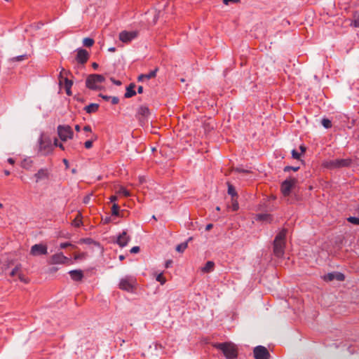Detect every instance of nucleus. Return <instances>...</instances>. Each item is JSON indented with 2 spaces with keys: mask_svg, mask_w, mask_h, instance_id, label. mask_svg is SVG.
Segmentation results:
<instances>
[{
  "mask_svg": "<svg viewBox=\"0 0 359 359\" xmlns=\"http://www.w3.org/2000/svg\"><path fill=\"white\" fill-rule=\"evenodd\" d=\"M47 246L43 244H35L32 246L30 254L33 256L47 255Z\"/></svg>",
  "mask_w": 359,
  "mask_h": 359,
  "instance_id": "11",
  "label": "nucleus"
},
{
  "mask_svg": "<svg viewBox=\"0 0 359 359\" xmlns=\"http://www.w3.org/2000/svg\"><path fill=\"white\" fill-rule=\"evenodd\" d=\"M69 246L72 247L73 248H76V246H75V245H74L71 244L70 243H67V242H66V243H60V248L61 249H65V248H67V247H69Z\"/></svg>",
  "mask_w": 359,
  "mask_h": 359,
  "instance_id": "41",
  "label": "nucleus"
},
{
  "mask_svg": "<svg viewBox=\"0 0 359 359\" xmlns=\"http://www.w3.org/2000/svg\"><path fill=\"white\" fill-rule=\"evenodd\" d=\"M236 170L239 172H247V170L239 169V168H236Z\"/></svg>",
  "mask_w": 359,
  "mask_h": 359,
  "instance_id": "61",
  "label": "nucleus"
},
{
  "mask_svg": "<svg viewBox=\"0 0 359 359\" xmlns=\"http://www.w3.org/2000/svg\"><path fill=\"white\" fill-rule=\"evenodd\" d=\"M188 244L187 242L182 243L177 245L176 250L179 252H183L187 248Z\"/></svg>",
  "mask_w": 359,
  "mask_h": 359,
  "instance_id": "28",
  "label": "nucleus"
},
{
  "mask_svg": "<svg viewBox=\"0 0 359 359\" xmlns=\"http://www.w3.org/2000/svg\"><path fill=\"white\" fill-rule=\"evenodd\" d=\"M292 156L293 158L299 160L300 158L301 154L295 149L292 151Z\"/></svg>",
  "mask_w": 359,
  "mask_h": 359,
  "instance_id": "42",
  "label": "nucleus"
},
{
  "mask_svg": "<svg viewBox=\"0 0 359 359\" xmlns=\"http://www.w3.org/2000/svg\"><path fill=\"white\" fill-rule=\"evenodd\" d=\"M83 130L87 133H92L91 127L89 125H86L83 127Z\"/></svg>",
  "mask_w": 359,
  "mask_h": 359,
  "instance_id": "51",
  "label": "nucleus"
},
{
  "mask_svg": "<svg viewBox=\"0 0 359 359\" xmlns=\"http://www.w3.org/2000/svg\"><path fill=\"white\" fill-rule=\"evenodd\" d=\"M137 93H140V94L143 93V87L142 86H140L137 88Z\"/></svg>",
  "mask_w": 359,
  "mask_h": 359,
  "instance_id": "55",
  "label": "nucleus"
},
{
  "mask_svg": "<svg viewBox=\"0 0 359 359\" xmlns=\"http://www.w3.org/2000/svg\"><path fill=\"white\" fill-rule=\"evenodd\" d=\"M135 84L133 83H131L127 88H126V92L124 95L126 98H130L136 95V92L135 90Z\"/></svg>",
  "mask_w": 359,
  "mask_h": 359,
  "instance_id": "19",
  "label": "nucleus"
},
{
  "mask_svg": "<svg viewBox=\"0 0 359 359\" xmlns=\"http://www.w3.org/2000/svg\"><path fill=\"white\" fill-rule=\"evenodd\" d=\"M336 278L339 281H344L345 279V276L343 273H339L337 274Z\"/></svg>",
  "mask_w": 359,
  "mask_h": 359,
  "instance_id": "45",
  "label": "nucleus"
},
{
  "mask_svg": "<svg viewBox=\"0 0 359 359\" xmlns=\"http://www.w3.org/2000/svg\"><path fill=\"white\" fill-rule=\"evenodd\" d=\"M228 186V194L231 196L232 199L233 200V198H237L238 194L235 189V187L230 183L227 182Z\"/></svg>",
  "mask_w": 359,
  "mask_h": 359,
  "instance_id": "24",
  "label": "nucleus"
},
{
  "mask_svg": "<svg viewBox=\"0 0 359 359\" xmlns=\"http://www.w3.org/2000/svg\"><path fill=\"white\" fill-rule=\"evenodd\" d=\"M39 152L43 156H47L53 151V145L51 139L48 135L42 133L39 139Z\"/></svg>",
  "mask_w": 359,
  "mask_h": 359,
  "instance_id": "3",
  "label": "nucleus"
},
{
  "mask_svg": "<svg viewBox=\"0 0 359 359\" xmlns=\"http://www.w3.org/2000/svg\"><path fill=\"white\" fill-rule=\"evenodd\" d=\"M212 227H213V224H208L205 226V231H210L212 229Z\"/></svg>",
  "mask_w": 359,
  "mask_h": 359,
  "instance_id": "52",
  "label": "nucleus"
},
{
  "mask_svg": "<svg viewBox=\"0 0 359 359\" xmlns=\"http://www.w3.org/2000/svg\"><path fill=\"white\" fill-rule=\"evenodd\" d=\"M22 266L20 264H17L15 268L10 273L11 277H14L15 275L18 276V273L21 272Z\"/></svg>",
  "mask_w": 359,
  "mask_h": 359,
  "instance_id": "27",
  "label": "nucleus"
},
{
  "mask_svg": "<svg viewBox=\"0 0 359 359\" xmlns=\"http://www.w3.org/2000/svg\"><path fill=\"white\" fill-rule=\"evenodd\" d=\"M80 243H86V244H91L93 243V240L92 238H82L79 241Z\"/></svg>",
  "mask_w": 359,
  "mask_h": 359,
  "instance_id": "43",
  "label": "nucleus"
},
{
  "mask_svg": "<svg viewBox=\"0 0 359 359\" xmlns=\"http://www.w3.org/2000/svg\"><path fill=\"white\" fill-rule=\"evenodd\" d=\"M120 207L118 204L114 203L111 207V214L115 216H119Z\"/></svg>",
  "mask_w": 359,
  "mask_h": 359,
  "instance_id": "31",
  "label": "nucleus"
},
{
  "mask_svg": "<svg viewBox=\"0 0 359 359\" xmlns=\"http://www.w3.org/2000/svg\"><path fill=\"white\" fill-rule=\"evenodd\" d=\"M69 273L71 278L74 281H81L83 278V273L81 270H72Z\"/></svg>",
  "mask_w": 359,
  "mask_h": 359,
  "instance_id": "17",
  "label": "nucleus"
},
{
  "mask_svg": "<svg viewBox=\"0 0 359 359\" xmlns=\"http://www.w3.org/2000/svg\"><path fill=\"white\" fill-rule=\"evenodd\" d=\"M130 237L127 235V233L123 231L122 233L118 236L116 243L120 247L123 248L128 245Z\"/></svg>",
  "mask_w": 359,
  "mask_h": 359,
  "instance_id": "15",
  "label": "nucleus"
},
{
  "mask_svg": "<svg viewBox=\"0 0 359 359\" xmlns=\"http://www.w3.org/2000/svg\"><path fill=\"white\" fill-rule=\"evenodd\" d=\"M299 149H300V150H301V151H302V154L305 153V151H306V147H305L304 145H301V146L299 147Z\"/></svg>",
  "mask_w": 359,
  "mask_h": 359,
  "instance_id": "56",
  "label": "nucleus"
},
{
  "mask_svg": "<svg viewBox=\"0 0 359 359\" xmlns=\"http://www.w3.org/2000/svg\"><path fill=\"white\" fill-rule=\"evenodd\" d=\"M334 278V274H332V273H328V274L325 276V280H330V281L332 280Z\"/></svg>",
  "mask_w": 359,
  "mask_h": 359,
  "instance_id": "46",
  "label": "nucleus"
},
{
  "mask_svg": "<svg viewBox=\"0 0 359 359\" xmlns=\"http://www.w3.org/2000/svg\"><path fill=\"white\" fill-rule=\"evenodd\" d=\"M238 203L237 201V198H233V200L232 199V210L233 211H237L238 210Z\"/></svg>",
  "mask_w": 359,
  "mask_h": 359,
  "instance_id": "39",
  "label": "nucleus"
},
{
  "mask_svg": "<svg viewBox=\"0 0 359 359\" xmlns=\"http://www.w3.org/2000/svg\"><path fill=\"white\" fill-rule=\"evenodd\" d=\"M321 123H322V125L325 128H330L332 127V122L328 118H323Z\"/></svg>",
  "mask_w": 359,
  "mask_h": 359,
  "instance_id": "34",
  "label": "nucleus"
},
{
  "mask_svg": "<svg viewBox=\"0 0 359 359\" xmlns=\"http://www.w3.org/2000/svg\"><path fill=\"white\" fill-rule=\"evenodd\" d=\"M297 180L294 177H290L283 181L280 186V190L284 196H290L292 189L297 184Z\"/></svg>",
  "mask_w": 359,
  "mask_h": 359,
  "instance_id": "9",
  "label": "nucleus"
},
{
  "mask_svg": "<svg viewBox=\"0 0 359 359\" xmlns=\"http://www.w3.org/2000/svg\"><path fill=\"white\" fill-rule=\"evenodd\" d=\"M82 214L81 212H79L74 218V219L72 221V225L75 227H79L83 224L82 222Z\"/></svg>",
  "mask_w": 359,
  "mask_h": 359,
  "instance_id": "22",
  "label": "nucleus"
},
{
  "mask_svg": "<svg viewBox=\"0 0 359 359\" xmlns=\"http://www.w3.org/2000/svg\"><path fill=\"white\" fill-rule=\"evenodd\" d=\"M230 2H231V3H238V2H240V0H223V3L225 5H228Z\"/></svg>",
  "mask_w": 359,
  "mask_h": 359,
  "instance_id": "49",
  "label": "nucleus"
},
{
  "mask_svg": "<svg viewBox=\"0 0 359 359\" xmlns=\"http://www.w3.org/2000/svg\"><path fill=\"white\" fill-rule=\"evenodd\" d=\"M118 194L123 195L125 197L130 196V193L125 187H121L118 191Z\"/></svg>",
  "mask_w": 359,
  "mask_h": 359,
  "instance_id": "30",
  "label": "nucleus"
},
{
  "mask_svg": "<svg viewBox=\"0 0 359 359\" xmlns=\"http://www.w3.org/2000/svg\"><path fill=\"white\" fill-rule=\"evenodd\" d=\"M64 85L65 88L66 86H72L73 81L71 79H69L68 77H64L63 78V83L62 85Z\"/></svg>",
  "mask_w": 359,
  "mask_h": 359,
  "instance_id": "36",
  "label": "nucleus"
},
{
  "mask_svg": "<svg viewBox=\"0 0 359 359\" xmlns=\"http://www.w3.org/2000/svg\"><path fill=\"white\" fill-rule=\"evenodd\" d=\"M353 163L351 158H337L325 161L323 163V166L325 168L333 170L341 168L350 167Z\"/></svg>",
  "mask_w": 359,
  "mask_h": 359,
  "instance_id": "4",
  "label": "nucleus"
},
{
  "mask_svg": "<svg viewBox=\"0 0 359 359\" xmlns=\"http://www.w3.org/2000/svg\"><path fill=\"white\" fill-rule=\"evenodd\" d=\"M158 70V69L156 68L155 69L151 71L148 74H140L137 78L138 81H143L144 79H150L155 78Z\"/></svg>",
  "mask_w": 359,
  "mask_h": 359,
  "instance_id": "18",
  "label": "nucleus"
},
{
  "mask_svg": "<svg viewBox=\"0 0 359 359\" xmlns=\"http://www.w3.org/2000/svg\"><path fill=\"white\" fill-rule=\"evenodd\" d=\"M96 140H97V135H93L90 140H87L84 143V147L86 149H90L93 147V142L95 141Z\"/></svg>",
  "mask_w": 359,
  "mask_h": 359,
  "instance_id": "26",
  "label": "nucleus"
},
{
  "mask_svg": "<svg viewBox=\"0 0 359 359\" xmlns=\"http://www.w3.org/2000/svg\"><path fill=\"white\" fill-rule=\"evenodd\" d=\"M49 264H72V260L65 256L62 252L56 253L53 255H52L49 260H48Z\"/></svg>",
  "mask_w": 359,
  "mask_h": 359,
  "instance_id": "8",
  "label": "nucleus"
},
{
  "mask_svg": "<svg viewBox=\"0 0 359 359\" xmlns=\"http://www.w3.org/2000/svg\"><path fill=\"white\" fill-rule=\"evenodd\" d=\"M63 163L65 165L66 168H67L69 167V162L66 158L63 159Z\"/></svg>",
  "mask_w": 359,
  "mask_h": 359,
  "instance_id": "58",
  "label": "nucleus"
},
{
  "mask_svg": "<svg viewBox=\"0 0 359 359\" xmlns=\"http://www.w3.org/2000/svg\"><path fill=\"white\" fill-rule=\"evenodd\" d=\"M88 59L89 53L86 50L83 48H79L77 50L76 60L78 63L84 65L88 62Z\"/></svg>",
  "mask_w": 359,
  "mask_h": 359,
  "instance_id": "13",
  "label": "nucleus"
},
{
  "mask_svg": "<svg viewBox=\"0 0 359 359\" xmlns=\"http://www.w3.org/2000/svg\"><path fill=\"white\" fill-rule=\"evenodd\" d=\"M348 222L351 224L359 225V218L355 217H349L347 219Z\"/></svg>",
  "mask_w": 359,
  "mask_h": 359,
  "instance_id": "38",
  "label": "nucleus"
},
{
  "mask_svg": "<svg viewBox=\"0 0 359 359\" xmlns=\"http://www.w3.org/2000/svg\"><path fill=\"white\" fill-rule=\"evenodd\" d=\"M215 267V263L212 261H208L206 262L205 266L202 268V271L203 273H210L213 271Z\"/></svg>",
  "mask_w": 359,
  "mask_h": 359,
  "instance_id": "23",
  "label": "nucleus"
},
{
  "mask_svg": "<svg viewBox=\"0 0 359 359\" xmlns=\"http://www.w3.org/2000/svg\"><path fill=\"white\" fill-rule=\"evenodd\" d=\"M110 99L112 104H117L119 102V99L117 97H112Z\"/></svg>",
  "mask_w": 359,
  "mask_h": 359,
  "instance_id": "47",
  "label": "nucleus"
},
{
  "mask_svg": "<svg viewBox=\"0 0 359 359\" xmlns=\"http://www.w3.org/2000/svg\"><path fill=\"white\" fill-rule=\"evenodd\" d=\"M69 75H72V73L69 71L66 70L65 68H62L59 74V85L62 86L63 83V78L67 77Z\"/></svg>",
  "mask_w": 359,
  "mask_h": 359,
  "instance_id": "20",
  "label": "nucleus"
},
{
  "mask_svg": "<svg viewBox=\"0 0 359 359\" xmlns=\"http://www.w3.org/2000/svg\"><path fill=\"white\" fill-rule=\"evenodd\" d=\"M34 177L36 178V182L42 180L48 179L49 172L47 168H41L36 173H35Z\"/></svg>",
  "mask_w": 359,
  "mask_h": 359,
  "instance_id": "16",
  "label": "nucleus"
},
{
  "mask_svg": "<svg viewBox=\"0 0 359 359\" xmlns=\"http://www.w3.org/2000/svg\"><path fill=\"white\" fill-rule=\"evenodd\" d=\"M99 104L95 103L90 104L85 107L84 109L88 114H92L96 112L99 109Z\"/></svg>",
  "mask_w": 359,
  "mask_h": 359,
  "instance_id": "21",
  "label": "nucleus"
},
{
  "mask_svg": "<svg viewBox=\"0 0 359 359\" xmlns=\"http://www.w3.org/2000/svg\"><path fill=\"white\" fill-rule=\"evenodd\" d=\"M111 81H112L114 84H116V85H117V86H120V85H121V82L120 81H118V80H115V79H113V78H111Z\"/></svg>",
  "mask_w": 359,
  "mask_h": 359,
  "instance_id": "53",
  "label": "nucleus"
},
{
  "mask_svg": "<svg viewBox=\"0 0 359 359\" xmlns=\"http://www.w3.org/2000/svg\"><path fill=\"white\" fill-rule=\"evenodd\" d=\"M86 253L85 252L75 253L74 255V259L75 260L83 259L86 257Z\"/></svg>",
  "mask_w": 359,
  "mask_h": 359,
  "instance_id": "37",
  "label": "nucleus"
},
{
  "mask_svg": "<svg viewBox=\"0 0 359 359\" xmlns=\"http://www.w3.org/2000/svg\"><path fill=\"white\" fill-rule=\"evenodd\" d=\"M137 36V32L123 31L119 34V39L123 43H129Z\"/></svg>",
  "mask_w": 359,
  "mask_h": 359,
  "instance_id": "12",
  "label": "nucleus"
},
{
  "mask_svg": "<svg viewBox=\"0 0 359 359\" xmlns=\"http://www.w3.org/2000/svg\"><path fill=\"white\" fill-rule=\"evenodd\" d=\"M150 111L147 107L141 106L138 109L137 118L139 119L140 123H143L146 118L149 115Z\"/></svg>",
  "mask_w": 359,
  "mask_h": 359,
  "instance_id": "14",
  "label": "nucleus"
},
{
  "mask_svg": "<svg viewBox=\"0 0 359 359\" xmlns=\"http://www.w3.org/2000/svg\"><path fill=\"white\" fill-rule=\"evenodd\" d=\"M57 131L60 139L63 142H65L67 140H72L74 137L72 128L69 125L58 126Z\"/></svg>",
  "mask_w": 359,
  "mask_h": 359,
  "instance_id": "7",
  "label": "nucleus"
},
{
  "mask_svg": "<svg viewBox=\"0 0 359 359\" xmlns=\"http://www.w3.org/2000/svg\"><path fill=\"white\" fill-rule=\"evenodd\" d=\"M8 162H9L10 163H14V161H13L12 158H9V159H8Z\"/></svg>",
  "mask_w": 359,
  "mask_h": 359,
  "instance_id": "63",
  "label": "nucleus"
},
{
  "mask_svg": "<svg viewBox=\"0 0 359 359\" xmlns=\"http://www.w3.org/2000/svg\"><path fill=\"white\" fill-rule=\"evenodd\" d=\"M116 200H117V196H111L110 197V201H111V202H114V201H116Z\"/></svg>",
  "mask_w": 359,
  "mask_h": 359,
  "instance_id": "57",
  "label": "nucleus"
},
{
  "mask_svg": "<svg viewBox=\"0 0 359 359\" xmlns=\"http://www.w3.org/2000/svg\"><path fill=\"white\" fill-rule=\"evenodd\" d=\"M351 25L355 27H359V11H355L353 13Z\"/></svg>",
  "mask_w": 359,
  "mask_h": 359,
  "instance_id": "25",
  "label": "nucleus"
},
{
  "mask_svg": "<svg viewBox=\"0 0 359 359\" xmlns=\"http://www.w3.org/2000/svg\"><path fill=\"white\" fill-rule=\"evenodd\" d=\"M257 218L260 221H271V216L269 214H260L257 215Z\"/></svg>",
  "mask_w": 359,
  "mask_h": 359,
  "instance_id": "29",
  "label": "nucleus"
},
{
  "mask_svg": "<svg viewBox=\"0 0 359 359\" xmlns=\"http://www.w3.org/2000/svg\"><path fill=\"white\" fill-rule=\"evenodd\" d=\"M92 67H93V69H96L98 67V64L96 63V62H93L92 64Z\"/></svg>",
  "mask_w": 359,
  "mask_h": 359,
  "instance_id": "59",
  "label": "nucleus"
},
{
  "mask_svg": "<svg viewBox=\"0 0 359 359\" xmlns=\"http://www.w3.org/2000/svg\"><path fill=\"white\" fill-rule=\"evenodd\" d=\"M125 259L124 256L123 255H120L119 256V259L120 260H123Z\"/></svg>",
  "mask_w": 359,
  "mask_h": 359,
  "instance_id": "62",
  "label": "nucleus"
},
{
  "mask_svg": "<svg viewBox=\"0 0 359 359\" xmlns=\"http://www.w3.org/2000/svg\"><path fill=\"white\" fill-rule=\"evenodd\" d=\"M140 247H138V246H135V247H133V248H132L130 249V252H131V253H137V252H140Z\"/></svg>",
  "mask_w": 359,
  "mask_h": 359,
  "instance_id": "48",
  "label": "nucleus"
},
{
  "mask_svg": "<svg viewBox=\"0 0 359 359\" xmlns=\"http://www.w3.org/2000/svg\"><path fill=\"white\" fill-rule=\"evenodd\" d=\"M100 97H101L102 99H104V100L106 101H108L110 100L111 97L109 96H107V95H104L102 94H100Z\"/></svg>",
  "mask_w": 359,
  "mask_h": 359,
  "instance_id": "54",
  "label": "nucleus"
},
{
  "mask_svg": "<svg viewBox=\"0 0 359 359\" xmlns=\"http://www.w3.org/2000/svg\"><path fill=\"white\" fill-rule=\"evenodd\" d=\"M215 347L222 351L226 359H236L238 358V350L234 344L231 342L218 343Z\"/></svg>",
  "mask_w": 359,
  "mask_h": 359,
  "instance_id": "2",
  "label": "nucleus"
},
{
  "mask_svg": "<svg viewBox=\"0 0 359 359\" xmlns=\"http://www.w3.org/2000/svg\"><path fill=\"white\" fill-rule=\"evenodd\" d=\"M75 130L77 131V132H79L81 130V127L79 125H76L75 126Z\"/></svg>",
  "mask_w": 359,
  "mask_h": 359,
  "instance_id": "60",
  "label": "nucleus"
},
{
  "mask_svg": "<svg viewBox=\"0 0 359 359\" xmlns=\"http://www.w3.org/2000/svg\"><path fill=\"white\" fill-rule=\"evenodd\" d=\"M18 278L24 283H28L29 282V279L27 278L22 271L18 273Z\"/></svg>",
  "mask_w": 359,
  "mask_h": 359,
  "instance_id": "33",
  "label": "nucleus"
},
{
  "mask_svg": "<svg viewBox=\"0 0 359 359\" xmlns=\"http://www.w3.org/2000/svg\"><path fill=\"white\" fill-rule=\"evenodd\" d=\"M114 50H115V48H109V51H114Z\"/></svg>",
  "mask_w": 359,
  "mask_h": 359,
  "instance_id": "64",
  "label": "nucleus"
},
{
  "mask_svg": "<svg viewBox=\"0 0 359 359\" xmlns=\"http://www.w3.org/2000/svg\"><path fill=\"white\" fill-rule=\"evenodd\" d=\"M137 286V279L133 276H127L120 280L118 287L128 292H134Z\"/></svg>",
  "mask_w": 359,
  "mask_h": 359,
  "instance_id": "6",
  "label": "nucleus"
},
{
  "mask_svg": "<svg viewBox=\"0 0 359 359\" xmlns=\"http://www.w3.org/2000/svg\"><path fill=\"white\" fill-rule=\"evenodd\" d=\"M95 41L94 39L91 38H85L83 39V43L86 47H91L93 46Z\"/></svg>",
  "mask_w": 359,
  "mask_h": 359,
  "instance_id": "32",
  "label": "nucleus"
},
{
  "mask_svg": "<svg viewBox=\"0 0 359 359\" xmlns=\"http://www.w3.org/2000/svg\"><path fill=\"white\" fill-rule=\"evenodd\" d=\"M287 229H283L275 237L273 243V255L278 258H281L285 254L286 245Z\"/></svg>",
  "mask_w": 359,
  "mask_h": 359,
  "instance_id": "1",
  "label": "nucleus"
},
{
  "mask_svg": "<svg viewBox=\"0 0 359 359\" xmlns=\"http://www.w3.org/2000/svg\"><path fill=\"white\" fill-rule=\"evenodd\" d=\"M299 170V166H297V167H294V166H290V165H287V166H285L284 168H283V171L285 172H290L291 170L294 171V172H297Z\"/></svg>",
  "mask_w": 359,
  "mask_h": 359,
  "instance_id": "35",
  "label": "nucleus"
},
{
  "mask_svg": "<svg viewBox=\"0 0 359 359\" xmlns=\"http://www.w3.org/2000/svg\"><path fill=\"white\" fill-rule=\"evenodd\" d=\"M156 280L160 282L161 285L164 284L166 281L165 278L163 276V273H159L156 276Z\"/></svg>",
  "mask_w": 359,
  "mask_h": 359,
  "instance_id": "40",
  "label": "nucleus"
},
{
  "mask_svg": "<svg viewBox=\"0 0 359 359\" xmlns=\"http://www.w3.org/2000/svg\"><path fill=\"white\" fill-rule=\"evenodd\" d=\"M53 148L55 147H58L62 150H65V147L63 146V144L62 143H59L57 139H56V138L55 139L54 143L53 144Z\"/></svg>",
  "mask_w": 359,
  "mask_h": 359,
  "instance_id": "44",
  "label": "nucleus"
},
{
  "mask_svg": "<svg viewBox=\"0 0 359 359\" xmlns=\"http://www.w3.org/2000/svg\"><path fill=\"white\" fill-rule=\"evenodd\" d=\"M71 88H72V86H66V88H65L66 93L69 96H71L72 95Z\"/></svg>",
  "mask_w": 359,
  "mask_h": 359,
  "instance_id": "50",
  "label": "nucleus"
},
{
  "mask_svg": "<svg viewBox=\"0 0 359 359\" xmlns=\"http://www.w3.org/2000/svg\"><path fill=\"white\" fill-rule=\"evenodd\" d=\"M253 354L255 359H269L271 356L268 349L263 346L255 347Z\"/></svg>",
  "mask_w": 359,
  "mask_h": 359,
  "instance_id": "10",
  "label": "nucleus"
},
{
  "mask_svg": "<svg viewBox=\"0 0 359 359\" xmlns=\"http://www.w3.org/2000/svg\"><path fill=\"white\" fill-rule=\"evenodd\" d=\"M105 78L101 74H90L86 80V86L93 90L102 89L101 84L104 82Z\"/></svg>",
  "mask_w": 359,
  "mask_h": 359,
  "instance_id": "5",
  "label": "nucleus"
}]
</instances>
